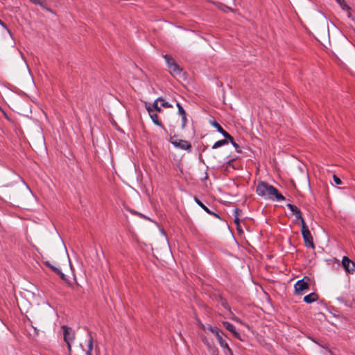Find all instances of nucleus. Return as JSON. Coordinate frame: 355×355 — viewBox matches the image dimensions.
I'll return each mask as SVG.
<instances>
[{"mask_svg": "<svg viewBox=\"0 0 355 355\" xmlns=\"http://www.w3.org/2000/svg\"><path fill=\"white\" fill-rule=\"evenodd\" d=\"M196 202H197V204L200 207H202L205 211H207V213H210L209 209L202 202H200L198 199L196 198Z\"/></svg>", "mask_w": 355, "mask_h": 355, "instance_id": "aec40b11", "label": "nucleus"}, {"mask_svg": "<svg viewBox=\"0 0 355 355\" xmlns=\"http://www.w3.org/2000/svg\"><path fill=\"white\" fill-rule=\"evenodd\" d=\"M208 329L214 333L216 336V332H219L216 328L214 327H209Z\"/></svg>", "mask_w": 355, "mask_h": 355, "instance_id": "393cba45", "label": "nucleus"}, {"mask_svg": "<svg viewBox=\"0 0 355 355\" xmlns=\"http://www.w3.org/2000/svg\"><path fill=\"white\" fill-rule=\"evenodd\" d=\"M333 179H334V182L336 184H342L341 180L338 177H337L336 175H334Z\"/></svg>", "mask_w": 355, "mask_h": 355, "instance_id": "4be33fe9", "label": "nucleus"}, {"mask_svg": "<svg viewBox=\"0 0 355 355\" xmlns=\"http://www.w3.org/2000/svg\"><path fill=\"white\" fill-rule=\"evenodd\" d=\"M146 109L149 113V115H150V117L151 118L152 121H153V123L158 125V126H160L162 127V123L159 122V119H158V116L157 114H155L153 113V108L151 107V106L148 105V106H146Z\"/></svg>", "mask_w": 355, "mask_h": 355, "instance_id": "9b49d317", "label": "nucleus"}, {"mask_svg": "<svg viewBox=\"0 0 355 355\" xmlns=\"http://www.w3.org/2000/svg\"><path fill=\"white\" fill-rule=\"evenodd\" d=\"M182 116V121H183V123L184 124L187 119H186V114L185 115H181Z\"/></svg>", "mask_w": 355, "mask_h": 355, "instance_id": "cd10ccee", "label": "nucleus"}, {"mask_svg": "<svg viewBox=\"0 0 355 355\" xmlns=\"http://www.w3.org/2000/svg\"><path fill=\"white\" fill-rule=\"evenodd\" d=\"M51 269H52V270H53L55 273H57L58 275H60V278H61V279H65V275H64V274L63 272H62V271H61L59 268H56V267H55V266H51Z\"/></svg>", "mask_w": 355, "mask_h": 355, "instance_id": "6ab92c4d", "label": "nucleus"}, {"mask_svg": "<svg viewBox=\"0 0 355 355\" xmlns=\"http://www.w3.org/2000/svg\"><path fill=\"white\" fill-rule=\"evenodd\" d=\"M211 124L214 127H215L217 129V130L220 133L223 135V137H225V138L230 137V135L227 132H225L217 122L214 121Z\"/></svg>", "mask_w": 355, "mask_h": 355, "instance_id": "4468645a", "label": "nucleus"}, {"mask_svg": "<svg viewBox=\"0 0 355 355\" xmlns=\"http://www.w3.org/2000/svg\"><path fill=\"white\" fill-rule=\"evenodd\" d=\"M170 142L177 148H180L181 150H184L187 151H190L191 149V144L183 139H178L176 137H171L170 139Z\"/></svg>", "mask_w": 355, "mask_h": 355, "instance_id": "39448f33", "label": "nucleus"}, {"mask_svg": "<svg viewBox=\"0 0 355 355\" xmlns=\"http://www.w3.org/2000/svg\"><path fill=\"white\" fill-rule=\"evenodd\" d=\"M0 25H1L2 27H3L4 28H6V29L7 30L8 33L9 34H10V30L7 28L6 26L5 25V24H3L1 20H0Z\"/></svg>", "mask_w": 355, "mask_h": 355, "instance_id": "a878e982", "label": "nucleus"}, {"mask_svg": "<svg viewBox=\"0 0 355 355\" xmlns=\"http://www.w3.org/2000/svg\"><path fill=\"white\" fill-rule=\"evenodd\" d=\"M302 234L306 247L313 248V238L311 234L306 225L304 220H302Z\"/></svg>", "mask_w": 355, "mask_h": 355, "instance_id": "20e7f679", "label": "nucleus"}, {"mask_svg": "<svg viewBox=\"0 0 355 355\" xmlns=\"http://www.w3.org/2000/svg\"><path fill=\"white\" fill-rule=\"evenodd\" d=\"M177 107L178 108V112L180 115H185L186 112L183 107L181 106V105L179 103H177Z\"/></svg>", "mask_w": 355, "mask_h": 355, "instance_id": "412c9836", "label": "nucleus"}, {"mask_svg": "<svg viewBox=\"0 0 355 355\" xmlns=\"http://www.w3.org/2000/svg\"><path fill=\"white\" fill-rule=\"evenodd\" d=\"M161 232H162V234L163 235H165V232H164V231L162 230V231H161Z\"/></svg>", "mask_w": 355, "mask_h": 355, "instance_id": "7c9ffc66", "label": "nucleus"}, {"mask_svg": "<svg viewBox=\"0 0 355 355\" xmlns=\"http://www.w3.org/2000/svg\"><path fill=\"white\" fill-rule=\"evenodd\" d=\"M64 340L67 344L69 351H71V345L73 343L75 334L73 331L66 326L62 327Z\"/></svg>", "mask_w": 355, "mask_h": 355, "instance_id": "423d86ee", "label": "nucleus"}, {"mask_svg": "<svg viewBox=\"0 0 355 355\" xmlns=\"http://www.w3.org/2000/svg\"><path fill=\"white\" fill-rule=\"evenodd\" d=\"M340 8L347 12V15L349 18L352 19L355 22V17L353 15L352 10V8L348 6L345 0L340 3Z\"/></svg>", "mask_w": 355, "mask_h": 355, "instance_id": "1a4fd4ad", "label": "nucleus"}, {"mask_svg": "<svg viewBox=\"0 0 355 355\" xmlns=\"http://www.w3.org/2000/svg\"><path fill=\"white\" fill-rule=\"evenodd\" d=\"M93 350V340L90 337L87 343V349L86 350L87 355H92Z\"/></svg>", "mask_w": 355, "mask_h": 355, "instance_id": "f3484780", "label": "nucleus"}, {"mask_svg": "<svg viewBox=\"0 0 355 355\" xmlns=\"http://www.w3.org/2000/svg\"><path fill=\"white\" fill-rule=\"evenodd\" d=\"M318 300V295L315 293H311L304 297V301L307 304H311Z\"/></svg>", "mask_w": 355, "mask_h": 355, "instance_id": "ddd939ff", "label": "nucleus"}, {"mask_svg": "<svg viewBox=\"0 0 355 355\" xmlns=\"http://www.w3.org/2000/svg\"><path fill=\"white\" fill-rule=\"evenodd\" d=\"M216 338L219 342L220 346L225 349L229 353H232V350L229 347L228 344L223 340L222 336L219 332H216Z\"/></svg>", "mask_w": 355, "mask_h": 355, "instance_id": "f8f14e48", "label": "nucleus"}, {"mask_svg": "<svg viewBox=\"0 0 355 355\" xmlns=\"http://www.w3.org/2000/svg\"><path fill=\"white\" fill-rule=\"evenodd\" d=\"M169 73L174 77H181L182 76V68L175 62L174 59L168 55H164Z\"/></svg>", "mask_w": 355, "mask_h": 355, "instance_id": "f03ea898", "label": "nucleus"}, {"mask_svg": "<svg viewBox=\"0 0 355 355\" xmlns=\"http://www.w3.org/2000/svg\"><path fill=\"white\" fill-rule=\"evenodd\" d=\"M232 320H234V321H236V322H239V323L242 324L241 320L240 319H239L238 318H236V317H233V318H232Z\"/></svg>", "mask_w": 355, "mask_h": 355, "instance_id": "bb28decb", "label": "nucleus"}, {"mask_svg": "<svg viewBox=\"0 0 355 355\" xmlns=\"http://www.w3.org/2000/svg\"><path fill=\"white\" fill-rule=\"evenodd\" d=\"M31 1L35 4L40 5V7H42L44 10H47L48 12L53 13L52 10L46 6V5L44 4V0H31Z\"/></svg>", "mask_w": 355, "mask_h": 355, "instance_id": "2eb2a0df", "label": "nucleus"}, {"mask_svg": "<svg viewBox=\"0 0 355 355\" xmlns=\"http://www.w3.org/2000/svg\"><path fill=\"white\" fill-rule=\"evenodd\" d=\"M223 326L227 330H229L230 332H232L233 334V335L236 338L241 340L240 334L238 331H236L235 327L232 324L230 323L229 322H226V321L223 322Z\"/></svg>", "mask_w": 355, "mask_h": 355, "instance_id": "9d476101", "label": "nucleus"}, {"mask_svg": "<svg viewBox=\"0 0 355 355\" xmlns=\"http://www.w3.org/2000/svg\"><path fill=\"white\" fill-rule=\"evenodd\" d=\"M229 9L230 8L228 7H226L225 11H226V10H229Z\"/></svg>", "mask_w": 355, "mask_h": 355, "instance_id": "473e14b6", "label": "nucleus"}, {"mask_svg": "<svg viewBox=\"0 0 355 355\" xmlns=\"http://www.w3.org/2000/svg\"><path fill=\"white\" fill-rule=\"evenodd\" d=\"M287 207L290 209V211L292 212L293 214L295 216L296 220H300L302 222V220H304L300 210L295 205H293L291 204H287Z\"/></svg>", "mask_w": 355, "mask_h": 355, "instance_id": "6e6552de", "label": "nucleus"}, {"mask_svg": "<svg viewBox=\"0 0 355 355\" xmlns=\"http://www.w3.org/2000/svg\"><path fill=\"white\" fill-rule=\"evenodd\" d=\"M336 2L340 4V3H342L343 1H344L345 0H336Z\"/></svg>", "mask_w": 355, "mask_h": 355, "instance_id": "c756f323", "label": "nucleus"}, {"mask_svg": "<svg viewBox=\"0 0 355 355\" xmlns=\"http://www.w3.org/2000/svg\"><path fill=\"white\" fill-rule=\"evenodd\" d=\"M256 191L259 196L267 200L282 201L285 199L276 188L266 182H260L257 184Z\"/></svg>", "mask_w": 355, "mask_h": 355, "instance_id": "f257e3e1", "label": "nucleus"}, {"mask_svg": "<svg viewBox=\"0 0 355 355\" xmlns=\"http://www.w3.org/2000/svg\"><path fill=\"white\" fill-rule=\"evenodd\" d=\"M227 144V139H221L214 143L212 146L213 149H216Z\"/></svg>", "mask_w": 355, "mask_h": 355, "instance_id": "dca6fc26", "label": "nucleus"}, {"mask_svg": "<svg viewBox=\"0 0 355 355\" xmlns=\"http://www.w3.org/2000/svg\"><path fill=\"white\" fill-rule=\"evenodd\" d=\"M238 221H239V219H238L237 218H235V222H236V223H238Z\"/></svg>", "mask_w": 355, "mask_h": 355, "instance_id": "2f4dec72", "label": "nucleus"}, {"mask_svg": "<svg viewBox=\"0 0 355 355\" xmlns=\"http://www.w3.org/2000/svg\"><path fill=\"white\" fill-rule=\"evenodd\" d=\"M310 282V278L308 277H304L302 279L298 280L294 285L295 293L302 295L304 291L309 289Z\"/></svg>", "mask_w": 355, "mask_h": 355, "instance_id": "7ed1b4c3", "label": "nucleus"}, {"mask_svg": "<svg viewBox=\"0 0 355 355\" xmlns=\"http://www.w3.org/2000/svg\"><path fill=\"white\" fill-rule=\"evenodd\" d=\"M159 101H163V99L161 98H158L157 100L155 101L153 106L151 107L153 108V110L155 109L157 112L161 111L162 106H161V105H159Z\"/></svg>", "mask_w": 355, "mask_h": 355, "instance_id": "a211bd4d", "label": "nucleus"}, {"mask_svg": "<svg viewBox=\"0 0 355 355\" xmlns=\"http://www.w3.org/2000/svg\"><path fill=\"white\" fill-rule=\"evenodd\" d=\"M226 139H227L231 142L234 147H235L236 148L239 147L238 144L234 141L233 138L230 135V137H227Z\"/></svg>", "mask_w": 355, "mask_h": 355, "instance_id": "5701e85b", "label": "nucleus"}, {"mask_svg": "<svg viewBox=\"0 0 355 355\" xmlns=\"http://www.w3.org/2000/svg\"><path fill=\"white\" fill-rule=\"evenodd\" d=\"M162 103H161V106L162 107H171V105L170 103H168V102H165V101H161Z\"/></svg>", "mask_w": 355, "mask_h": 355, "instance_id": "b1692460", "label": "nucleus"}, {"mask_svg": "<svg viewBox=\"0 0 355 355\" xmlns=\"http://www.w3.org/2000/svg\"><path fill=\"white\" fill-rule=\"evenodd\" d=\"M342 266L348 273H355V263L351 261L348 257H343L342 260Z\"/></svg>", "mask_w": 355, "mask_h": 355, "instance_id": "0eeeda50", "label": "nucleus"}, {"mask_svg": "<svg viewBox=\"0 0 355 355\" xmlns=\"http://www.w3.org/2000/svg\"><path fill=\"white\" fill-rule=\"evenodd\" d=\"M45 264H46L47 266H49V268H51V266H52V265H51L49 261H46V262L45 263Z\"/></svg>", "mask_w": 355, "mask_h": 355, "instance_id": "c85d7f7f", "label": "nucleus"}]
</instances>
